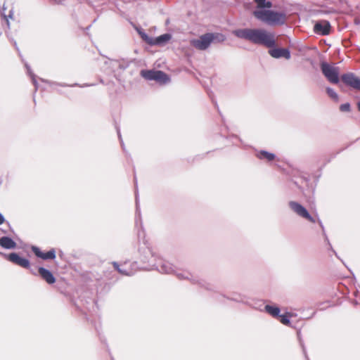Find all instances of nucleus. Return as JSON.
Instances as JSON below:
<instances>
[{
  "instance_id": "1",
  "label": "nucleus",
  "mask_w": 360,
  "mask_h": 360,
  "mask_svg": "<svg viewBox=\"0 0 360 360\" xmlns=\"http://www.w3.org/2000/svg\"><path fill=\"white\" fill-rule=\"evenodd\" d=\"M233 34L240 39L248 40L255 44L264 45L268 48H273L276 45L274 34L264 29H238L233 30Z\"/></svg>"
},
{
  "instance_id": "2",
  "label": "nucleus",
  "mask_w": 360,
  "mask_h": 360,
  "mask_svg": "<svg viewBox=\"0 0 360 360\" xmlns=\"http://www.w3.org/2000/svg\"><path fill=\"white\" fill-rule=\"evenodd\" d=\"M253 14L256 18L269 25H283L285 21V15L281 12L257 9Z\"/></svg>"
},
{
  "instance_id": "3",
  "label": "nucleus",
  "mask_w": 360,
  "mask_h": 360,
  "mask_svg": "<svg viewBox=\"0 0 360 360\" xmlns=\"http://www.w3.org/2000/svg\"><path fill=\"white\" fill-rule=\"evenodd\" d=\"M154 266L161 273H174L176 275L177 278L179 279H188L191 280L194 282L193 276L190 272L187 271H182L181 272H180L179 270L174 269L172 264L162 259H158V262L155 264Z\"/></svg>"
},
{
  "instance_id": "4",
  "label": "nucleus",
  "mask_w": 360,
  "mask_h": 360,
  "mask_svg": "<svg viewBox=\"0 0 360 360\" xmlns=\"http://www.w3.org/2000/svg\"><path fill=\"white\" fill-rule=\"evenodd\" d=\"M321 69L323 75L330 83L338 84L339 82L340 70L338 67L323 62L321 64Z\"/></svg>"
},
{
  "instance_id": "5",
  "label": "nucleus",
  "mask_w": 360,
  "mask_h": 360,
  "mask_svg": "<svg viewBox=\"0 0 360 360\" xmlns=\"http://www.w3.org/2000/svg\"><path fill=\"white\" fill-rule=\"evenodd\" d=\"M212 33H206L199 37L198 39L191 40V44L196 49L204 51L210 47L212 43Z\"/></svg>"
},
{
  "instance_id": "6",
  "label": "nucleus",
  "mask_w": 360,
  "mask_h": 360,
  "mask_svg": "<svg viewBox=\"0 0 360 360\" xmlns=\"http://www.w3.org/2000/svg\"><path fill=\"white\" fill-rule=\"evenodd\" d=\"M290 207L300 217L304 218L309 221L314 223L316 221L315 219L312 217L308 211L300 203L294 201H290L289 202Z\"/></svg>"
},
{
  "instance_id": "7",
  "label": "nucleus",
  "mask_w": 360,
  "mask_h": 360,
  "mask_svg": "<svg viewBox=\"0 0 360 360\" xmlns=\"http://www.w3.org/2000/svg\"><path fill=\"white\" fill-rule=\"evenodd\" d=\"M342 81L347 86L360 91V78L354 73L348 72L341 77Z\"/></svg>"
},
{
  "instance_id": "8",
  "label": "nucleus",
  "mask_w": 360,
  "mask_h": 360,
  "mask_svg": "<svg viewBox=\"0 0 360 360\" xmlns=\"http://www.w3.org/2000/svg\"><path fill=\"white\" fill-rule=\"evenodd\" d=\"M10 262L23 268L30 267V261L25 258L20 257L15 252L10 253L9 255H4Z\"/></svg>"
},
{
  "instance_id": "9",
  "label": "nucleus",
  "mask_w": 360,
  "mask_h": 360,
  "mask_svg": "<svg viewBox=\"0 0 360 360\" xmlns=\"http://www.w3.org/2000/svg\"><path fill=\"white\" fill-rule=\"evenodd\" d=\"M314 32L322 35H327L330 33V25L326 20L317 22L314 27Z\"/></svg>"
},
{
  "instance_id": "10",
  "label": "nucleus",
  "mask_w": 360,
  "mask_h": 360,
  "mask_svg": "<svg viewBox=\"0 0 360 360\" xmlns=\"http://www.w3.org/2000/svg\"><path fill=\"white\" fill-rule=\"evenodd\" d=\"M269 53L274 58H290V53L288 49L274 48L269 51Z\"/></svg>"
},
{
  "instance_id": "11",
  "label": "nucleus",
  "mask_w": 360,
  "mask_h": 360,
  "mask_svg": "<svg viewBox=\"0 0 360 360\" xmlns=\"http://www.w3.org/2000/svg\"><path fill=\"white\" fill-rule=\"evenodd\" d=\"M33 252L38 257L43 259H53L56 257V252L54 249H51L47 252H42L37 247L33 246L32 248Z\"/></svg>"
},
{
  "instance_id": "12",
  "label": "nucleus",
  "mask_w": 360,
  "mask_h": 360,
  "mask_svg": "<svg viewBox=\"0 0 360 360\" xmlns=\"http://www.w3.org/2000/svg\"><path fill=\"white\" fill-rule=\"evenodd\" d=\"M39 273L42 278L45 280L49 284H53L55 283L56 278L49 270L44 267H39Z\"/></svg>"
},
{
  "instance_id": "13",
  "label": "nucleus",
  "mask_w": 360,
  "mask_h": 360,
  "mask_svg": "<svg viewBox=\"0 0 360 360\" xmlns=\"http://www.w3.org/2000/svg\"><path fill=\"white\" fill-rule=\"evenodd\" d=\"M0 246L6 250L14 249L16 247V243L10 237L3 236L0 238Z\"/></svg>"
},
{
  "instance_id": "14",
  "label": "nucleus",
  "mask_w": 360,
  "mask_h": 360,
  "mask_svg": "<svg viewBox=\"0 0 360 360\" xmlns=\"http://www.w3.org/2000/svg\"><path fill=\"white\" fill-rule=\"evenodd\" d=\"M112 265L117 270V271L119 273H120L121 274L124 275V276H131L135 272V270H134L132 269H129L127 267V263H124L123 265H122L121 267L118 264V263L115 262H112Z\"/></svg>"
},
{
  "instance_id": "15",
  "label": "nucleus",
  "mask_w": 360,
  "mask_h": 360,
  "mask_svg": "<svg viewBox=\"0 0 360 360\" xmlns=\"http://www.w3.org/2000/svg\"><path fill=\"white\" fill-rule=\"evenodd\" d=\"M171 39L172 35L170 34H164L158 37H153L152 41H150V45H162L169 41Z\"/></svg>"
},
{
  "instance_id": "16",
  "label": "nucleus",
  "mask_w": 360,
  "mask_h": 360,
  "mask_svg": "<svg viewBox=\"0 0 360 360\" xmlns=\"http://www.w3.org/2000/svg\"><path fill=\"white\" fill-rule=\"evenodd\" d=\"M154 80L160 84H166L169 81V77L162 71L157 70Z\"/></svg>"
},
{
  "instance_id": "17",
  "label": "nucleus",
  "mask_w": 360,
  "mask_h": 360,
  "mask_svg": "<svg viewBox=\"0 0 360 360\" xmlns=\"http://www.w3.org/2000/svg\"><path fill=\"white\" fill-rule=\"evenodd\" d=\"M264 308L265 311L273 317L279 316L280 309L278 307L266 304Z\"/></svg>"
},
{
  "instance_id": "18",
  "label": "nucleus",
  "mask_w": 360,
  "mask_h": 360,
  "mask_svg": "<svg viewBox=\"0 0 360 360\" xmlns=\"http://www.w3.org/2000/svg\"><path fill=\"white\" fill-rule=\"evenodd\" d=\"M257 157L259 159H266L270 161L274 159L275 155L274 153H271L265 150H262L257 154Z\"/></svg>"
},
{
  "instance_id": "19",
  "label": "nucleus",
  "mask_w": 360,
  "mask_h": 360,
  "mask_svg": "<svg viewBox=\"0 0 360 360\" xmlns=\"http://www.w3.org/2000/svg\"><path fill=\"white\" fill-rule=\"evenodd\" d=\"M157 70H143L141 76L148 80H154Z\"/></svg>"
},
{
  "instance_id": "20",
  "label": "nucleus",
  "mask_w": 360,
  "mask_h": 360,
  "mask_svg": "<svg viewBox=\"0 0 360 360\" xmlns=\"http://www.w3.org/2000/svg\"><path fill=\"white\" fill-rule=\"evenodd\" d=\"M257 4V9L270 8L272 6L271 1H266V0H255Z\"/></svg>"
},
{
  "instance_id": "21",
  "label": "nucleus",
  "mask_w": 360,
  "mask_h": 360,
  "mask_svg": "<svg viewBox=\"0 0 360 360\" xmlns=\"http://www.w3.org/2000/svg\"><path fill=\"white\" fill-rule=\"evenodd\" d=\"M212 42L214 41H216V42H223L225 39H226V37L224 34H220V33H212Z\"/></svg>"
},
{
  "instance_id": "22",
  "label": "nucleus",
  "mask_w": 360,
  "mask_h": 360,
  "mask_svg": "<svg viewBox=\"0 0 360 360\" xmlns=\"http://www.w3.org/2000/svg\"><path fill=\"white\" fill-rule=\"evenodd\" d=\"M326 92L332 99H333L335 101H338V95L332 88L328 87L326 89Z\"/></svg>"
},
{
  "instance_id": "23",
  "label": "nucleus",
  "mask_w": 360,
  "mask_h": 360,
  "mask_svg": "<svg viewBox=\"0 0 360 360\" xmlns=\"http://www.w3.org/2000/svg\"><path fill=\"white\" fill-rule=\"evenodd\" d=\"M290 314H284L279 316L280 321L284 325H289L290 323Z\"/></svg>"
},
{
  "instance_id": "24",
  "label": "nucleus",
  "mask_w": 360,
  "mask_h": 360,
  "mask_svg": "<svg viewBox=\"0 0 360 360\" xmlns=\"http://www.w3.org/2000/svg\"><path fill=\"white\" fill-rule=\"evenodd\" d=\"M139 34L141 36V37L146 41L147 42L148 44H150V41L151 42L152 40H153V37H150L146 33H145L144 32H141L140 31L139 32Z\"/></svg>"
},
{
  "instance_id": "25",
  "label": "nucleus",
  "mask_w": 360,
  "mask_h": 360,
  "mask_svg": "<svg viewBox=\"0 0 360 360\" xmlns=\"http://www.w3.org/2000/svg\"><path fill=\"white\" fill-rule=\"evenodd\" d=\"M25 66H26V68H27V72H28V74H29V75H30V77H32V82H33V84H34L35 87L37 88V81H36V79H35V76H34V75L32 72L31 69H30V68L28 66V65H27V64H26V65H25Z\"/></svg>"
},
{
  "instance_id": "26",
  "label": "nucleus",
  "mask_w": 360,
  "mask_h": 360,
  "mask_svg": "<svg viewBox=\"0 0 360 360\" xmlns=\"http://www.w3.org/2000/svg\"><path fill=\"white\" fill-rule=\"evenodd\" d=\"M340 109L342 112H349L350 110V105L348 103L342 104Z\"/></svg>"
},
{
  "instance_id": "27",
  "label": "nucleus",
  "mask_w": 360,
  "mask_h": 360,
  "mask_svg": "<svg viewBox=\"0 0 360 360\" xmlns=\"http://www.w3.org/2000/svg\"><path fill=\"white\" fill-rule=\"evenodd\" d=\"M4 216L0 213V224H2L4 222Z\"/></svg>"
},
{
  "instance_id": "28",
  "label": "nucleus",
  "mask_w": 360,
  "mask_h": 360,
  "mask_svg": "<svg viewBox=\"0 0 360 360\" xmlns=\"http://www.w3.org/2000/svg\"><path fill=\"white\" fill-rule=\"evenodd\" d=\"M136 210L138 211V198H137V195H136Z\"/></svg>"
},
{
  "instance_id": "29",
  "label": "nucleus",
  "mask_w": 360,
  "mask_h": 360,
  "mask_svg": "<svg viewBox=\"0 0 360 360\" xmlns=\"http://www.w3.org/2000/svg\"><path fill=\"white\" fill-rule=\"evenodd\" d=\"M358 109L360 111V101L357 103Z\"/></svg>"
},
{
  "instance_id": "30",
  "label": "nucleus",
  "mask_w": 360,
  "mask_h": 360,
  "mask_svg": "<svg viewBox=\"0 0 360 360\" xmlns=\"http://www.w3.org/2000/svg\"><path fill=\"white\" fill-rule=\"evenodd\" d=\"M319 224H320V226L322 227V229H323V226L322 222H321V221H319Z\"/></svg>"
},
{
  "instance_id": "31",
  "label": "nucleus",
  "mask_w": 360,
  "mask_h": 360,
  "mask_svg": "<svg viewBox=\"0 0 360 360\" xmlns=\"http://www.w3.org/2000/svg\"><path fill=\"white\" fill-rule=\"evenodd\" d=\"M131 265H133L134 266H136V263H134L132 264Z\"/></svg>"
},
{
  "instance_id": "32",
  "label": "nucleus",
  "mask_w": 360,
  "mask_h": 360,
  "mask_svg": "<svg viewBox=\"0 0 360 360\" xmlns=\"http://www.w3.org/2000/svg\"><path fill=\"white\" fill-rule=\"evenodd\" d=\"M8 17H9V18H12V16H11V13L9 14Z\"/></svg>"
}]
</instances>
